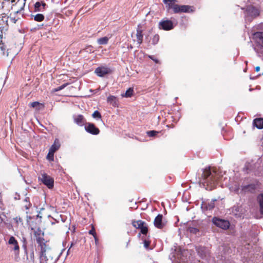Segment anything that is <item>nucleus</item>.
I'll return each instance as SVG.
<instances>
[{
  "label": "nucleus",
  "mask_w": 263,
  "mask_h": 263,
  "mask_svg": "<svg viewBox=\"0 0 263 263\" xmlns=\"http://www.w3.org/2000/svg\"><path fill=\"white\" fill-rule=\"evenodd\" d=\"M26 0H16L13 5H15L18 7V10L20 11L23 10L25 5Z\"/></svg>",
  "instance_id": "obj_17"
},
{
  "label": "nucleus",
  "mask_w": 263,
  "mask_h": 263,
  "mask_svg": "<svg viewBox=\"0 0 263 263\" xmlns=\"http://www.w3.org/2000/svg\"><path fill=\"white\" fill-rule=\"evenodd\" d=\"M162 215L159 214L155 219L154 223L155 226L158 229H162L163 227V224L162 222Z\"/></svg>",
  "instance_id": "obj_15"
},
{
  "label": "nucleus",
  "mask_w": 263,
  "mask_h": 263,
  "mask_svg": "<svg viewBox=\"0 0 263 263\" xmlns=\"http://www.w3.org/2000/svg\"><path fill=\"white\" fill-rule=\"evenodd\" d=\"M39 179L49 189H51L53 186V179L46 174L43 173L39 177Z\"/></svg>",
  "instance_id": "obj_3"
},
{
  "label": "nucleus",
  "mask_w": 263,
  "mask_h": 263,
  "mask_svg": "<svg viewBox=\"0 0 263 263\" xmlns=\"http://www.w3.org/2000/svg\"><path fill=\"white\" fill-rule=\"evenodd\" d=\"M188 231L193 234H196L199 231L198 229L193 227H189Z\"/></svg>",
  "instance_id": "obj_37"
},
{
  "label": "nucleus",
  "mask_w": 263,
  "mask_h": 263,
  "mask_svg": "<svg viewBox=\"0 0 263 263\" xmlns=\"http://www.w3.org/2000/svg\"><path fill=\"white\" fill-rule=\"evenodd\" d=\"M17 196H16V197H15V199H17Z\"/></svg>",
  "instance_id": "obj_55"
},
{
  "label": "nucleus",
  "mask_w": 263,
  "mask_h": 263,
  "mask_svg": "<svg viewBox=\"0 0 263 263\" xmlns=\"http://www.w3.org/2000/svg\"><path fill=\"white\" fill-rule=\"evenodd\" d=\"M159 27L160 29L164 30H170L174 28L173 22L170 20H164L161 21L159 23Z\"/></svg>",
  "instance_id": "obj_7"
},
{
  "label": "nucleus",
  "mask_w": 263,
  "mask_h": 263,
  "mask_svg": "<svg viewBox=\"0 0 263 263\" xmlns=\"http://www.w3.org/2000/svg\"><path fill=\"white\" fill-rule=\"evenodd\" d=\"M149 246V242L147 240H144V246L145 248H148Z\"/></svg>",
  "instance_id": "obj_44"
},
{
  "label": "nucleus",
  "mask_w": 263,
  "mask_h": 263,
  "mask_svg": "<svg viewBox=\"0 0 263 263\" xmlns=\"http://www.w3.org/2000/svg\"><path fill=\"white\" fill-rule=\"evenodd\" d=\"M6 47L3 43L0 44V50L2 51L3 55H5V50Z\"/></svg>",
  "instance_id": "obj_39"
},
{
  "label": "nucleus",
  "mask_w": 263,
  "mask_h": 263,
  "mask_svg": "<svg viewBox=\"0 0 263 263\" xmlns=\"http://www.w3.org/2000/svg\"><path fill=\"white\" fill-rule=\"evenodd\" d=\"M53 155L54 153H51L50 151H49V153L47 156V159L50 161L53 160Z\"/></svg>",
  "instance_id": "obj_38"
},
{
  "label": "nucleus",
  "mask_w": 263,
  "mask_h": 263,
  "mask_svg": "<svg viewBox=\"0 0 263 263\" xmlns=\"http://www.w3.org/2000/svg\"><path fill=\"white\" fill-rule=\"evenodd\" d=\"M34 17V20L37 22H41L44 20V16L42 14H37L35 15H32Z\"/></svg>",
  "instance_id": "obj_28"
},
{
  "label": "nucleus",
  "mask_w": 263,
  "mask_h": 263,
  "mask_svg": "<svg viewBox=\"0 0 263 263\" xmlns=\"http://www.w3.org/2000/svg\"><path fill=\"white\" fill-rule=\"evenodd\" d=\"M253 39L256 44L263 47V32H256L253 34Z\"/></svg>",
  "instance_id": "obj_10"
},
{
  "label": "nucleus",
  "mask_w": 263,
  "mask_h": 263,
  "mask_svg": "<svg viewBox=\"0 0 263 263\" xmlns=\"http://www.w3.org/2000/svg\"><path fill=\"white\" fill-rule=\"evenodd\" d=\"M60 146V143L58 142H57L55 140L54 144L50 148L49 151L51 152V153H54L59 148Z\"/></svg>",
  "instance_id": "obj_22"
},
{
  "label": "nucleus",
  "mask_w": 263,
  "mask_h": 263,
  "mask_svg": "<svg viewBox=\"0 0 263 263\" xmlns=\"http://www.w3.org/2000/svg\"><path fill=\"white\" fill-rule=\"evenodd\" d=\"M133 89L132 88H129L126 91L125 93L122 95V96L126 98L130 97L133 95Z\"/></svg>",
  "instance_id": "obj_27"
},
{
  "label": "nucleus",
  "mask_w": 263,
  "mask_h": 263,
  "mask_svg": "<svg viewBox=\"0 0 263 263\" xmlns=\"http://www.w3.org/2000/svg\"><path fill=\"white\" fill-rule=\"evenodd\" d=\"M95 72L98 76L102 77L110 73L111 70L107 67L100 66L97 68Z\"/></svg>",
  "instance_id": "obj_8"
},
{
  "label": "nucleus",
  "mask_w": 263,
  "mask_h": 263,
  "mask_svg": "<svg viewBox=\"0 0 263 263\" xmlns=\"http://www.w3.org/2000/svg\"><path fill=\"white\" fill-rule=\"evenodd\" d=\"M93 237H94V238H95V240L96 243L97 244V242H98V239L96 235L93 236Z\"/></svg>",
  "instance_id": "obj_47"
},
{
  "label": "nucleus",
  "mask_w": 263,
  "mask_h": 263,
  "mask_svg": "<svg viewBox=\"0 0 263 263\" xmlns=\"http://www.w3.org/2000/svg\"><path fill=\"white\" fill-rule=\"evenodd\" d=\"M6 56H8V53L7 52L6 54Z\"/></svg>",
  "instance_id": "obj_53"
},
{
  "label": "nucleus",
  "mask_w": 263,
  "mask_h": 263,
  "mask_svg": "<svg viewBox=\"0 0 263 263\" xmlns=\"http://www.w3.org/2000/svg\"><path fill=\"white\" fill-rule=\"evenodd\" d=\"M107 101L108 103L112 105L113 106H116L117 105V100L116 97L114 96H109L107 98Z\"/></svg>",
  "instance_id": "obj_21"
},
{
  "label": "nucleus",
  "mask_w": 263,
  "mask_h": 263,
  "mask_svg": "<svg viewBox=\"0 0 263 263\" xmlns=\"http://www.w3.org/2000/svg\"><path fill=\"white\" fill-rule=\"evenodd\" d=\"M92 116L94 118H101V114L98 110L95 111L92 114Z\"/></svg>",
  "instance_id": "obj_35"
},
{
  "label": "nucleus",
  "mask_w": 263,
  "mask_h": 263,
  "mask_svg": "<svg viewBox=\"0 0 263 263\" xmlns=\"http://www.w3.org/2000/svg\"><path fill=\"white\" fill-rule=\"evenodd\" d=\"M23 241L25 242L26 241V239L25 238H23Z\"/></svg>",
  "instance_id": "obj_52"
},
{
  "label": "nucleus",
  "mask_w": 263,
  "mask_h": 263,
  "mask_svg": "<svg viewBox=\"0 0 263 263\" xmlns=\"http://www.w3.org/2000/svg\"><path fill=\"white\" fill-rule=\"evenodd\" d=\"M8 243L11 245L12 249L15 251V254L18 255L20 251V247L17 241L13 236H11L8 240Z\"/></svg>",
  "instance_id": "obj_9"
},
{
  "label": "nucleus",
  "mask_w": 263,
  "mask_h": 263,
  "mask_svg": "<svg viewBox=\"0 0 263 263\" xmlns=\"http://www.w3.org/2000/svg\"><path fill=\"white\" fill-rule=\"evenodd\" d=\"M166 4L168 11L172 10L174 13L181 12L190 13L194 12V7L188 5H179L177 0H163Z\"/></svg>",
  "instance_id": "obj_2"
},
{
  "label": "nucleus",
  "mask_w": 263,
  "mask_h": 263,
  "mask_svg": "<svg viewBox=\"0 0 263 263\" xmlns=\"http://www.w3.org/2000/svg\"><path fill=\"white\" fill-rule=\"evenodd\" d=\"M48 259L46 255V249L42 246L40 255V263H47Z\"/></svg>",
  "instance_id": "obj_14"
},
{
  "label": "nucleus",
  "mask_w": 263,
  "mask_h": 263,
  "mask_svg": "<svg viewBox=\"0 0 263 263\" xmlns=\"http://www.w3.org/2000/svg\"><path fill=\"white\" fill-rule=\"evenodd\" d=\"M137 42L139 45L142 44L143 42V35L142 34V30L138 28L136 32Z\"/></svg>",
  "instance_id": "obj_18"
},
{
  "label": "nucleus",
  "mask_w": 263,
  "mask_h": 263,
  "mask_svg": "<svg viewBox=\"0 0 263 263\" xmlns=\"http://www.w3.org/2000/svg\"><path fill=\"white\" fill-rule=\"evenodd\" d=\"M40 103L38 102H33L30 103V106L32 107H36L39 106Z\"/></svg>",
  "instance_id": "obj_42"
},
{
  "label": "nucleus",
  "mask_w": 263,
  "mask_h": 263,
  "mask_svg": "<svg viewBox=\"0 0 263 263\" xmlns=\"http://www.w3.org/2000/svg\"><path fill=\"white\" fill-rule=\"evenodd\" d=\"M248 165H249V164H246V166H245V167H246L247 170H248L249 169V167H248Z\"/></svg>",
  "instance_id": "obj_49"
},
{
  "label": "nucleus",
  "mask_w": 263,
  "mask_h": 263,
  "mask_svg": "<svg viewBox=\"0 0 263 263\" xmlns=\"http://www.w3.org/2000/svg\"><path fill=\"white\" fill-rule=\"evenodd\" d=\"M145 222L142 220H138L137 221H134L133 222V225L134 227H135L137 229H140L143 226Z\"/></svg>",
  "instance_id": "obj_25"
},
{
  "label": "nucleus",
  "mask_w": 263,
  "mask_h": 263,
  "mask_svg": "<svg viewBox=\"0 0 263 263\" xmlns=\"http://www.w3.org/2000/svg\"><path fill=\"white\" fill-rule=\"evenodd\" d=\"M253 124L258 129L263 128V119L257 118L254 120Z\"/></svg>",
  "instance_id": "obj_20"
},
{
  "label": "nucleus",
  "mask_w": 263,
  "mask_h": 263,
  "mask_svg": "<svg viewBox=\"0 0 263 263\" xmlns=\"http://www.w3.org/2000/svg\"><path fill=\"white\" fill-rule=\"evenodd\" d=\"M2 35H0V38H1V37H2Z\"/></svg>",
  "instance_id": "obj_56"
},
{
  "label": "nucleus",
  "mask_w": 263,
  "mask_h": 263,
  "mask_svg": "<svg viewBox=\"0 0 263 263\" xmlns=\"http://www.w3.org/2000/svg\"><path fill=\"white\" fill-rule=\"evenodd\" d=\"M73 120L75 123L79 126H83L86 122V120L84 119L83 116L82 115H75L73 116Z\"/></svg>",
  "instance_id": "obj_12"
},
{
  "label": "nucleus",
  "mask_w": 263,
  "mask_h": 263,
  "mask_svg": "<svg viewBox=\"0 0 263 263\" xmlns=\"http://www.w3.org/2000/svg\"><path fill=\"white\" fill-rule=\"evenodd\" d=\"M256 188V187L255 184H251L248 185L243 186L242 187V191H243L245 192L247 191L253 192L255 190Z\"/></svg>",
  "instance_id": "obj_19"
},
{
  "label": "nucleus",
  "mask_w": 263,
  "mask_h": 263,
  "mask_svg": "<svg viewBox=\"0 0 263 263\" xmlns=\"http://www.w3.org/2000/svg\"><path fill=\"white\" fill-rule=\"evenodd\" d=\"M257 200L259 203L260 213L263 214V194H260L258 196Z\"/></svg>",
  "instance_id": "obj_23"
},
{
  "label": "nucleus",
  "mask_w": 263,
  "mask_h": 263,
  "mask_svg": "<svg viewBox=\"0 0 263 263\" xmlns=\"http://www.w3.org/2000/svg\"><path fill=\"white\" fill-rule=\"evenodd\" d=\"M108 37L104 36L98 39L97 42L99 45H106L108 42Z\"/></svg>",
  "instance_id": "obj_24"
},
{
  "label": "nucleus",
  "mask_w": 263,
  "mask_h": 263,
  "mask_svg": "<svg viewBox=\"0 0 263 263\" xmlns=\"http://www.w3.org/2000/svg\"><path fill=\"white\" fill-rule=\"evenodd\" d=\"M158 134V132L155 130H151L147 132V134L149 137H155Z\"/></svg>",
  "instance_id": "obj_34"
},
{
  "label": "nucleus",
  "mask_w": 263,
  "mask_h": 263,
  "mask_svg": "<svg viewBox=\"0 0 263 263\" xmlns=\"http://www.w3.org/2000/svg\"><path fill=\"white\" fill-rule=\"evenodd\" d=\"M89 234L93 235V236L96 235L95 230L93 227H92V229L90 230H89Z\"/></svg>",
  "instance_id": "obj_41"
},
{
  "label": "nucleus",
  "mask_w": 263,
  "mask_h": 263,
  "mask_svg": "<svg viewBox=\"0 0 263 263\" xmlns=\"http://www.w3.org/2000/svg\"><path fill=\"white\" fill-rule=\"evenodd\" d=\"M140 229L141 230V233L142 234L146 235L147 234L148 229L145 223L144 224L143 227H142Z\"/></svg>",
  "instance_id": "obj_32"
},
{
  "label": "nucleus",
  "mask_w": 263,
  "mask_h": 263,
  "mask_svg": "<svg viewBox=\"0 0 263 263\" xmlns=\"http://www.w3.org/2000/svg\"><path fill=\"white\" fill-rule=\"evenodd\" d=\"M24 201L26 203L24 205V207L27 210L29 209L31 206V204L30 203L29 201V198L26 197Z\"/></svg>",
  "instance_id": "obj_30"
},
{
  "label": "nucleus",
  "mask_w": 263,
  "mask_h": 263,
  "mask_svg": "<svg viewBox=\"0 0 263 263\" xmlns=\"http://www.w3.org/2000/svg\"><path fill=\"white\" fill-rule=\"evenodd\" d=\"M17 196H16V197H15V199H17Z\"/></svg>",
  "instance_id": "obj_54"
},
{
  "label": "nucleus",
  "mask_w": 263,
  "mask_h": 263,
  "mask_svg": "<svg viewBox=\"0 0 263 263\" xmlns=\"http://www.w3.org/2000/svg\"><path fill=\"white\" fill-rule=\"evenodd\" d=\"M43 236H37L36 237V240L38 244L41 246V249L42 248V246H43L45 248V243L44 242V238L43 237Z\"/></svg>",
  "instance_id": "obj_26"
},
{
  "label": "nucleus",
  "mask_w": 263,
  "mask_h": 263,
  "mask_svg": "<svg viewBox=\"0 0 263 263\" xmlns=\"http://www.w3.org/2000/svg\"><path fill=\"white\" fill-rule=\"evenodd\" d=\"M212 222L217 227L224 230L228 229L230 225L228 221L217 217H214L212 219Z\"/></svg>",
  "instance_id": "obj_4"
},
{
  "label": "nucleus",
  "mask_w": 263,
  "mask_h": 263,
  "mask_svg": "<svg viewBox=\"0 0 263 263\" xmlns=\"http://www.w3.org/2000/svg\"><path fill=\"white\" fill-rule=\"evenodd\" d=\"M259 70H260V67L259 66L256 67V68H255L256 71L258 72L259 71Z\"/></svg>",
  "instance_id": "obj_48"
},
{
  "label": "nucleus",
  "mask_w": 263,
  "mask_h": 263,
  "mask_svg": "<svg viewBox=\"0 0 263 263\" xmlns=\"http://www.w3.org/2000/svg\"><path fill=\"white\" fill-rule=\"evenodd\" d=\"M159 40V36L158 34H155L154 35L152 39V44L153 45H156L158 43Z\"/></svg>",
  "instance_id": "obj_33"
},
{
  "label": "nucleus",
  "mask_w": 263,
  "mask_h": 263,
  "mask_svg": "<svg viewBox=\"0 0 263 263\" xmlns=\"http://www.w3.org/2000/svg\"><path fill=\"white\" fill-rule=\"evenodd\" d=\"M148 58L153 60L156 63H159V60L154 57L153 55H148Z\"/></svg>",
  "instance_id": "obj_43"
},
{
  "label": "nucleus",
  "mask_w": 263,
  "mask_h": 263,
  "mask_svg": "<svg viewBox=\"0 0 263 263\" xmlns=\"http://www.w3.org/2000/svg\"><path fill=\"white\" fill-rule=\"evenodd\" d=\"M18 12L19 10H17L14 13H11L10 15L7 17L6 22L8 25H13L16 23V21L19 18L17 16Z\"/></svg>",
  "instance_id": "obj_11"
},
{
  "label": "nucleus",
  "mask_w": 263,
  "mask_h": 263,
  "mask_svg": "<svg viewBox=\"0 0 263 263\" xmlns=\"http://www.w3.org/2000/svg\"><path fill=\"white\" fill-rule=\"evenodd\" d=\"M85 129L87 132L95 135L99 134L100 132L99 128L96 127L93 124L91 123H86Z\"/></svg>",
  "instance_id": "obj_6"
},
{
  "label": "nucleus",
  "mask_w": 263,
  "mask_h": 263,
  "mask_svg": "<svg viewBox=\"0 0 263 263\" xmlns=\"http://www.w3.org/2000/svg\"><path fill=\"white\" fill-rule=\"evenodd\" d=\"M233 213L237 217H241L243 214V209L241 206L235 205L232 208Z\"/></svg>",
  "instance_id": "obj_13"
},
{
  "label": "nucleus",
  "mask_w": 263,
  "mask_h": 263,
  "mask_svg": "<svg viewBox=\"0 0 263 263\" xmlns=\"http://www.w3.org/2000/svg\"><path fill=\"white\" fill-rule=\"evenodd\" d=\"M34 233L35 237L44 235V232L40 228H37V229L35 230L34 231Z\"/></svg>",
  "instance_id": "obj_31"
},
{
  "label": "nucleus",
  "mask_w": 263,
  "mask_h": 263,
  "mask_svg": "<svg viewBox=\"0 0 263 263\" xmlns=\"http://www.w3.org/2000/svg\"><path fill=\"white\" fill-rule=\"evenodd\" d=\"M13 220L17 224L22 222V220L20 217H16L13 218Z\"/></svg>",
  "instance_id": "obj_40"
},
{
  "label": "nucleus",
  "mask_w": 263,
  "mask_h": 263,
  "mask_svg": "<svg viewBox=\"0 0 263 263\" xmlns=\"http://www.w3.org/2000/svg\"><path fill=\"white\" fill-rule=\"evenodd\" d=\"M68 85V83H65V84L62 85L61 86L55 88L54 89V91L57 92V91H60V90L64 89L65 87H66Z\"/></svg>",
  "instance_id": "obj_36"
},
{
  "label": "nucleus",
  "mask_w": 263,
  "mask_h": 263,
  "mask_svg": "<svg viewBox=\"0 0 263 263\" xmlns=\"http://www.w3.org/2000/svg\"><path fill=\"white\" fill-rule=\"evenodd\" d=\"M30 257L31 260L34 262V252L32 251L30 254Z\"/></svg>",
  "instance_id": "obj_45"
},
{
  "label": "nucleus",
  "mask_w": 263,
  "mask_h": 263,
  "mask_svg": "<svg viewBox=\"0 0 263 263\" xmlns=\"http://www.w3.org/2000/svg\"><path fill=\"white\" fill-rule=\"evenodd\" d=\"M216 200L211 201L208 203H203L201 205V208L203 210H211L215 206V201Z\"/></svg>",
  "instance_id": "obj_16"
},
{
  "label": "nucleus",
  "mask_w": 263,
  "mask_h": 263,
  "mask_svg": "<svg viewBox=\"0 0 263 263\" xmlns=\"http://www.w3.org/2000/svg\"><path fill=\"white\" fill-rule=\"evenodd\" d=\"M218 177L215 172H212L210 168L203 170L200 182L207 190H212L216 185Z\"/></svg>",
  "instance_id": "obj_1"
},
{
  "label": "nucleus",
  "mask_w": 263,
  "mask_h": 263,
  "mask_svg": "<svg viewBox=\"0 0 263 263\" xmlns=\"http://www.w3.org/2000/svg\"><path fill=\"white\" fill-rule=\"evenodd\" d=\"M247 15L246 17L247 19H249L250 16L251 18L256 17L259 14V10L252 6H249L247 7L246 9Z\"/></svg>",
  "instance_id": "obj_5"
},
{
  "label": "nucleus",
  "mask_w": 263,
  "mask_h": 263,
  "mask_svg": "<svg viewBox=\"0 0 263 263\" xmlns=\"http://www.w3.org/2000/svg\"><path fill=\"white\" fill-rule=\"evenodd\" d=\"M34 10L35 11H42L41 3L37 2L34 5Z\"/></svg>",
  "instance_id": "obj_29"
},
{
  "label": "nucleus",
  "mask_w": 263,
  "mask_h": 263,
  "mask_svg": "<svg viewBox=\"0 0 263 263\" xmlns=\"http://www.w3.org/2000/svg\"><path fill=\"white\" fill-rule=\"evenodd\" d=\"M238 191H239V187L238 186L236 187V188L235 189V191L238 192Z\"/></svg>",
  "instance_id": "obj_50"
},
{
  "label": "nucleus",
  "mask_w": 263,
  "mask_h": 263,
  "mask_svg": "<svg viewBox=\"0 0 263 263\" xmlns=\"http://www.w3.org/2000/svg\"><path fill=\"white\" fill-rule=\"evenodd\" d=\"M46 6V4L45 3H44V2L41 3V6H42V10L45 9Z\"/></svg>",
  "instance_id": "obj_46"
},
{
  "label": "nucleus",
  "mask_w": 263,
  "mask_h": 263,
  "mask_svg": "<svg viewBox=\"0 0 263 263\" xmlns=\"http://www.w3.org/2000/svg\"><path fill=\"white\" fill-rule=\"evenodd\" d=\"M73 245V242H72V243H71V246H70V248H69V249H68V253L70 251V249H71V247H72Z\"/></svg>",
  "instance_id": "obj_51"
}]
</instances>
